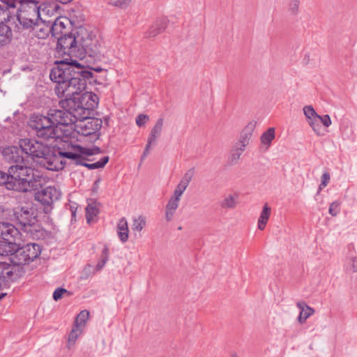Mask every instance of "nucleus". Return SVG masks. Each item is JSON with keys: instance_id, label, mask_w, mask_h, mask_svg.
<instances>
[{"instance_id": "b1692460", "label": "nucleus", "mask_w": 357, "mask_h": 357, "mask_svg": "<svg viewBox=\"0 0 357 357\" xmlns=\"http://www.w3.org/2000/svg\"><path fill=\"white\" fill-rule=\"evenodd\" d=\"M271 208L268 204H265L260 213L257 222V227L259 230H264L271 215Z\"/></svg>"}, {"instance_id": "a878e982", "label": "nucleus", "mask_w": 357, "mask_h": 357, "mask_svg": "<svg viewBox=\"0 0 357 357\" xmlns=\"http://www.w3.org/2000/svg\"><path fill=\"white\" fill-rule=\"evenodd\" d=\"M61 197V192L55 187H46V206L58 200Z\"/></svg>"}, {"instance_id": "4c0bfd02", "label": "nucleus", "mask_w": 357, "mask_h": 357, "mask_svg": "<svg viewBox=\"0 0 357 357\" xmlns=\"http://www.w3.org/2000/svg\"><path fill=\"white\" fill-rule=\"evenodd\" d=\"M195 174L194 168L188 169L183 175L180 182L188 186Z\"/></svg>"}, {"instance_id": "f03ea898", "label": "nucleus", "mask_w": 357, "mask_h": 357, "mask_svg": "<svg viewBox=\"0 0 357 357\" xmlns=\"http://www.w3.org/2000/svg\"><path fill=\"white\" fill-rule=\"evenodd\" d=\"M66 130L58 128L52 124L46 125V169L59 171L64 168L63 158H68L66 153H73L72 145L67 144L68 151H64L67 137Z\"/></svg>"}, {"instance_id": "0e129e2a", "label": "nucleus", "mask_w": 357, "mask_h": 357, "mask_svg": "<svg viewBox=\"0 0 357 357\" xmlns=\"http://www.w3.org/2000/svg\"><path fill=\"white\" fill-rule=\"evenodd\" d=\"M232 357H236V356H232Z\"/></svg>"}, {"instance_id": "bf43d9fd", "label": "nucleus", "mask_w": 357, "mask_h": 357, "mask_svg": "<svg viewBox=\"0 0 357 357\" xmlns=\"http://www.w3.org/2000/svg\"><path fill=\"white\" fill-rule=\"evenodd\" d=\"M71 208V214L73 218H75L76 215V208H74V207L70 206Z\"/></svg>"}, {"instance_id": "5fc2aeb1", "label": "nucleus", "mask_w": 357, "mask_h": 357, "mask_svg": "<svg viewBox=\"0 0 357 357\" xmlns=\"http://www.w3.org/2000/svg\"><path fill=\"white\" fill-rule=\"evenodd\" d=\"M36 91L38 94L39 97L41 98L43 96V94L40 93V92H43V86L42 85H37L36 86Z\"/></svg>"}, {"instance_id": "c03bdc74", "label": "nucleus", "mask_w": 357, "mask_h": 357, "mask_svg": "<svg viewBox=\"0 0 357 357\" xmlns=\"http://www.w3.org/2000/svg\"><path fill=\"white\" fill-rule=\"evenodd\" d=\"M330 178H331V177H330V174L328 172H326L322 174L321 183L319 186V190H321L327 186V185L329 183Z\"/></svg>"}, {"instance_id": "603ef678", "label": "nucleus", "mask_w": 357, "mask_h": 357, "mask_svg": "<svg viewBox=\"0 0 357 357\" xmlns=\"http://www.w3.org/2000/svg\"><path fill=\"white\" fill-rule=\"evenodd\" d=\"M174 213V211L166 209L165 218L167 221H170L172 219Z\"/></svg>"}, {"instance_id": "c756f323", "label": "nucleus", "mask_w": 357, "mask_h": 357, "mask_svg": "<svg viewBox=\"0 0 357 357\" xmlns=\"http://www.w3.org/2000/svg\"><path fill=\"white\" fill-rule=\"evenodd\" d=\"M90 316V313L88 310H84L81 311L76 317L74 325L77 327L84 328L86 321H88Z\"/></svg>"}, {"instance_id": "0eeeda50", "label": "nucleus", "mask_w": 357, "mask_h": 357, "mask_svg": "<svg viewBox=\"0 0 357 357\" xmlns=\"http://www.w3.org/2000/svg\"><path fill=\"white\" fill-rule=\"evenodd\" d=\"M72 149L74 150L73 153H66L68 159L73 160L75 165L86 167L89 169L102 168L108 162L109 159V156H105L96 162L86 163L84 161H91V159L87 158L88 156H91L101 153V149L99 147L94 146L91 149H89L79 145H72Z\"/></svg>"}, {"instance_id": "37998d69", "label": "nucleus", "mask_w": 357, "mask_h": 357, "mask_svg": "<svg viewBox=\"0 0 357 357\" xmlns=\"http://www.w3.org/2000/svg\"><path fill=\"white\" fill-rule=\"evenodd\" d=\"M303 113L307 119L318 114L311 105L305 106L303 107Z\"/></svg>"}, {"instance_id": "f3484780", "label": "nucleus", "mask_w": 357, "mask_h": 357, "mask_svg": "<svg viewBox=\"0 0 357 357\" xmlns=\"http://www.w3.org/2000/svg\"><path fill=\"white\" fill-rule=\"evenodd\" d=\"M168 20L165 17L157 20L147 31V37H155L162 33L167 28Z\"/></svg>"}, {"instance_id": "ea45409f", "label": "nucleus", "mask_w": 357, "mask_h": 357, "mask_svg": "<svg viewBox=\"0 0 357 357\" xmlns=\"http://www.w3.org/2000/svg\"><path fill=\"white\" fill-rule=\"evenodd\" d=\"M187 188L188 186L186 185L179 182L178 184L176 185L172 196L181 199L183 193L184 192Z\"/></svg>"}, {"instance_id": "e433bc0d", "label": "nucleus", "mask_w": 357, "mask_h": 357, "mask_svg": "<svg viewBox=\"0 0 357 357\" xmlns=\"http://www.w3.org/2000/svg\"><path fill=\"white\" fill-rule=\"evenodd\" d=\"M301 3V0H289L288 4L289 11L293 15H296L298 13Z\"/></svg>"}, {"instance_id": "412c9836", "label": "nucleus", "mask_w": 357, "mask_h": 357, "mask_svg": "<svg viewBox=\"0 0 357 357\" xmlns=\"http://www.w3.org/2000/svg\"><path fill=\"white\" fill-rule=\"evenodd\" d=\"M128 222L125 218L119 220L117 224V234L122 243H126L128 240Z\"/></svg>"}, {"instance_id": "09e8293b", "label": "nucleus", "mask_w": 357, "mask_h": 357, "mask_svg": "<svg viewBox=\"0 0 357 357\" xmlns=\"http://www.w3.org/2000/svg\"><path fill=\"white\" fill-rule=\"evenodd\" d=\"M111 5L122 7L128 5L131 0H109Z\"/></svg>"}, {"instance_id": "f257e3e1", "label": "nucleus", "mask_w": 357, "mask_h": 357, "mask_svg": "<svg viewBox=\"0 0 357 357\" xmlns=\"http://www.w3.org/2000/svg\"><path fill=\"white\" fill-rule=\"evenodd\" d=\"M50 78L56 84L54 91L58 97L65 98L84 91L87 83L92 82L93 74L76 61H60L52 68Z\"/></svg>"}, {"instance_id": "f8f14e48", "label": "nucleus", "mask_w": 357, "mask_h": 357, "mask_svg": "<svg viewBox=\"0 0 357 357\" xmlns=\"http://www.w3.org/2000/svg\"><path fill=\"white\" fill-rule=\"evenodd\" d=\"M19 146L27 155L45 158V146L36 141L33 143L29 139H22L20 140Z\"/></svg>"}, {"instance_id": "aec40b11", "label": "nucleus", "mask_w": 357, "mask_h": 357, "mask_svg": "<svg viewBox=\"0 0 357 357\" xmlns=\"http://www.w3.org/2000/svg\"><path fill=\"white\" fill-rule=\"evenodd\" d=\"M30 262L38 258L41 253V247L37 243H28L23 246Z\"/></svg>"}, {"instance_id": "dca6fc26", "label": "nucleus", "mask_w": 357, "mask_h": 357, "mask_svg": "<svg viewBox=\"0 0 357 357\" xmlns=\"http://www.w3.org/2000/svg\"><path fill=\"white\" fill-rule=\"evenodd\" d=\"M18 244L15 246V250L11 255V262L16 266H24L30 263L29 259L27 258L26 254L24 253L23 246L18 248Z\"/></svg>"}, {"instance_id": "bb28decb", "label": "nucleus", "mask_w": 357, "mask_h": 357, "mask_svg": "<svg viewBox=\"0 0 357 357\" xmlns=\"http://www.w3.org/2000/svg\"><path fill=\"white\" fill-rule=\"evenodd\" d=\"M275 138V129L273 128H269L266 131H265L261 136L260 140L263 145L266 146V150H267L271 144L272 141Z\"/></svg>"}, {"instance_id": "9d476101", "label": "nucleus", "mask_w": 357, "mask_h": 357, "mask_svg": "<svg viewBox=\"0 0 357 357\" xmlns=\"http://www.w3.org/2000/svg\"><path fill=\"white\" fill-rule=\"evenodd\" d=\"M67 18L56 15L54 21L46 20V26H50V33L46 35V40H48L47 45H52L54 41L61 36H63V31L66 29Z\"/></svg>"}, {"instance_id": "1a4fd4ad", "label": "nucleus", "mask_w": 357, "mask_h": 357, "mask_svg": "<svg viewBox=\"0 0 357 357\" xmlns=\"http://www.w3.org/2000/svg\"><path fill=\"white\" fill-rule=\"evenodd\" d=\"M88 56L94 59H100L101 45L98 39L87 31V35H82L77 56Z\"/></svg>"}, {"instance_id": "ddd939ff", "label": "nucleus", "mask_w": 357, "mask_h": 357, "mask_svg": "<svg viewBox=\"0 0 357 357\" xmlns=\"http://www.w3.org/2000/svg\"><path fill=\"white\" fill-rule=\"evenodd\" d=\"M15 216L17 223L21 226L22 229L26 232H31V227L36 222V218L28 208H21L19 211L15 212Z\"/></svg>"}, {"instance_id": "393cba45", "label": "nucleus", "mask_w": 357, "mask_h": 357, "mask_svg": "<svg viewBox=\"0 0 357 357\" xmlns=\"http://www.w3.org/2000/svg\"><path fill=\"white\" fill-rule=\"evenodd\" d=\"M163 119L160 118L158 119L154 126L151 130V132L149 135V137L150 138V140L156 141V139L158 138L162 133V128H163Z\"/></svg>"}, {"instance_id": "6e6552de", "label": "nucleus", "mask_w": 357, "mask_h": 357, "mask_svg": "<svg viewBox=\"0 0 357 357\" xmlns=\"http://www.w3.org/2000/svg\"><path fill=\"white\" fill-rule=\"evenodd\" d=\"M82 35H87V30L80 29L76 35L65 33L63 36L59 37L52 45H49L50 49L55 50L59 56H77Z\"/></svg>"}, {"instance_id": "4be33fe9", "label": "nucleus", "mask_w": 357, "mask_h": 357, "mask_svg": "<svg viewBox=\"0 0 357 357\" xmlns=\"http://www.w3.org/2000/svg\"><path fill=\"white\" fill-rule=\"evenodd\" d=\"M12 38V32L10 26L1 22L0 23V47L10 43Z\"/></svg>"}, {"instance_id": "3c124183", "label": "nucleus", "mask_w": 357, "mask_h": 357, "mask_svg": "<svg viewBox=\"0 0 357 357\" xmlns=\"http://www.w3.org/2000/svg\"><path fill=\"white\" fill-rule=\"evenodd\" d=\"M320 123H321L325 127H329L331 124V120L329 115L326 114L324 116H320Z\"/></svg>"}, {"instance_id": "de8ad7c7", "label": "nucleus", "mask_w": 357, "mask_h": 357, "mask_svg": "<svg viewBox=\"0 0 357 357\" xmlns=\"http://www.w3.org/2000/svg\"><path fill=\"white\" fill-rule=\"evenodd\" d=\"M35 199L45 205V189H41L35 193Z\"/></svg>"}, {"instance_id": "7c9ffc66", "label": "nucleus", "mask_w": 357, "mask_h": 357, "mask_svg": "<svg viewBox=\"0 0 357 357\" xmlns=\"http://www.w3.org/2000/svg\"><path fill=\"white\" fill-rule=\"evenodd\" d=\"M245 149L241 145L236 143L231 151L230 160L231 162H236Z\"/></svg>"}, {"instance_id": "8fccbe9b", "label": "nucleus", "mask_w": 357, "mask_h": 357, "mask_svg": "<svg viewBox=\"0 0 357 357\" xmlns=\"http://www.w3.org/2000/svg\"><path fill=\"white\" fill-rule=\"evenodd\" d=\"M349 266H350V270L353 273L357 272V257H351L349 259Z\"/></svg>"}, {"instance_id": "423d86ee", "label": "nucleus", "mask_w": 357, "mask_h": 357, "mask_svg": "<svg viewBox=\"0 0 357 357\" xmlns=\"http://www.w3.org/2000/svg\"><path fill=\"white\" fill-rule=\"evenodd\" d=\"M38 3V1L33 0L21 1L16 14V19L22 27L32 28L35 31V37L43 39L45 38L44 28L40 27L38 30L36 29L38 26V20L43 24L45 23V21L40 17V6Z\"/></svg>"}, {"instance_id": "a211bd4d", "label": "nucleus", "mask_w": 357, "mask_h": 357, "mask_svg": "<svg viewBox=\"0 0 357 357\" xmlns=\"http://www.w3.org/2000/svg\"><path fill=\"white\" fill-rule=\"evenodd\" d=\"M255 128V123L250 122L241 131L240 138L236 143L241 145L242 147H246L249 144Z\"/></svg>"}, {"instance_id": "864d4df0", "label": "nucleus", "mask_w": 357, "mask_h": 357, "mask_svg": "<svg viewBox=\"0 0 357 357\" xmlns=\"http://www.w3.org/2000/svg\"><path fill=\"white\" fill-rule=\"evenodd\" d=\"M155 144V141H153V140L151 141L150 138L148 137L147 144H146L144 149L150 151L151 145H154Z\"/></svg>"}, {"instance_id": "7ed1b4c3", "label": "nucleus", "mask_w": 357, "mask_h": 357, "mask_svg": "<svg viewBox=\"0 0 357 357\" xmlns=\"http://www.w3.org/2000/svg\"><path fill=\"white\" fill-rule=\"evenodd\" d=\"M66 97L59 102L63 109H50L46 116V121L57 120L55 118L66 116L67 113L75 115H91V112L97 107L99 98L92 92H85Z\"/></svg>"}, {"instance_id": "c9c22d12", "label": "nucleus", "mask_w": 357, "mask_h": 357, "mask_svg": "<svg viewBox=\"0 0 357 357\" xmlns=\"http://www.w3.org/2000/svg\"><path fill=\"white\" fill-rule=\"evenodd\" d=\"M98 213V211L96 207L89 204L86 208V218L87 222L90 223L93 220V218L97 215Z\"/></svg>"}, {"instance_id": "cd10ccee", "label": "nucleus", "mask_w": 357, "mask_h": 357, "mask_svg": "<svg viewBox=\"0 0 357 357\" xmlns=\"http://www.w3.org/2000/svg\"><path fill=\"white\" fill-rule=\"evenodd\" d=\"M320 115L317 114L315 116L307 119L309 126L312 128L313 131L319 136L323 135L322 128L320 124Z\"/></svg>"}, {"instance_id": "a18cd8bd", "label": "nucleus", "mask_w": 357, "mask_h": 357, "mask_svg": "<svg viewBox=\"0 0 357 357\" xmlns=\"http://www.w3.org/2000/svg\"><path fill=\"white\" fill-rule=\"evenodd\" d=\"M149 116L146 114H139L136 118V123L139 127L144 126L149 121Z\"/></svg>"}, {"instance_id": "4468645a", "label": "nucleus", "mask_w": 357, "mask_h": 357, "mask_svg": "<svg viewBox=\"0 0 357 357\" xmlns=\"http://www.w3.org/2000/svg\"><path fill=\"white\" fill-rule=\"evenodd\" d=\"M24 151L20 146H8L3 149L2 155L8 163H15V165H22L24 162Z\"/></svg>"}, {"instance_id": "f704fd0d", "label": "nucleus", "mask_w": 357, "mask_h": 357, "mask_svg": "<svg viewBox=\"0 0 357 357\" xmlns=\"http://www.w3.org/2000/svg\"><path fill=\"white\" fill-rule=\"evenodd\" d=\"M146 225V220L143 216H139L137 218L133 220L132 229L133 230L140 231Z\"/></svg>"}, {"instance_id": "58836bf2", "label": "nucleus", "mask_w": 357, "mask_h": 357, "mask_svg": "<svg viewBox=\"0 0 357 357\" xmlns=\"http://www.w3.org/2000/svg\"><path fill=\"white\" fill-rule=\"evenodd\" d=\"M179 202V199L172 196L166 206V209L175 212L178 207Z\"/></svg>"}, {"instance_id": "5701e85b", "label": "nucleus", "mask_w": 357, "mask_h": 357, "mask_svg": "<svg viewBox=\"0 0 357 357\" xmlns=\"http://www.w3.org/2000/svg\"><path fill=\"white\" fill-rule=\"evenodd\" d=\"M26 1V0H2V2L6 5V8L3 9L1 7L2 11L0 12V15H5L6 17H3V20L5 22H10L11 19L14 18V17L12 16L10 12L8 10V8H15L16 7L17 3H19L20 5L21 1Z\"/></svg>"}, {"instance_id": "a19ab883", "label": "nucleus", "mask_w": 357, "mask_h": 357, "mask_svg": "<svg viewBox=\"0 0 357 357\" xmlns=\"http://www.w3.org/2000/svg\"><path fill=\"white\" fill-rule=\"evenodd\" d=\"M329 213L335 217L340 212V202L335 201L331 204L328 209Z\"/></svg>"}, {"instance_id": "6e6d98bb", "label": "nucleus", "mask_w": 357, "mask_h": 357, "mask_svg": "<svg viewBox=\"0 0 357 357\" xmlns=\"http://www.w3.org/2000/svg\"><path fill=\"white\" fill-rule=\"evenodd\" d=\"M3 274H5L6 277L10 278L13 275V271L7 269L5 271V272L3 271ZM3 277H5V275H3Z\"/></svg>"}, {"instance_id": "72a5a7b5", "label": "nucleus", "mask_w": 357, "mask_h": 357, "mask_svg": "<svg viewBox=\"0 0 357 357\" xmlns=\"http://www.w3.org/2000/svg\"><path fill=\"white\" fill-rule=\"evenodd\" d=\"M83 329L80 327H77L75 325L73 326L68 337L69 344H75L78 337L82 333Z\"/></svg>"}, {"instance_id": "9b49d317", "label": "nucleus", "mask_w": 357, "mask_h": 357, "mask_svg": "<svg viewBox=\"0 0 357 357\" xmlns=\"http://www.w3.org/2000/svg\"><path fill=\"white\" fill-rule=\"evenodd\" d=\"M21 238L19 230L12 224L0 222V240L10 245H17Z\"/></svg>"}, {"instance_id": "4d7b16f0", "label": "nucleus", "mask_w": 357, "mask_h": 357, "mask_svg": "<svg viewBox=\"0 0 357 357\" xmlns=\"http://www.w3.org/2000/svg\"><path fill=\"white\" fill-rule=\"evenodd\" d=\"M149 154V151L144 149L143 154L142 155V158H141V162L143 161Z\"/></svg>"}, {"instance_id": "2f4dec72", "label": "nucleus", "mask_w": 357, "mask_h": 357, "mask_svg": "<svg viewBox=\"0 0 357 357\" xmlns=\"http://www.w3.org/2000/svg\"><path fill=\"white\" fill-rule=\"evenodd\" d=\"M17 245L8 244V242L0 240V256L12 255Z\"/></svg>"}, {"instance_id": "2eb2a0df", "label": "nucleus", "mask_w": 357, "mask_h": 357, "mask_svg": "<svg viewBox=\"0 0 357 357\" xmlns=\"http://www.w3.org/2000/svg\"><path fill=\"white\" fill-rule=\"evenodd\" d=\"M45 116L43 114L33 113L29 118V125L36 131L38 137H45Z\"/></svg>"}, {"instance_id": "6ab92c4d", "label": "nucleus", "mask_w": 357, "mask_h": 357, "mask_svg": "<svg viewBox=\"0 0 357 357\" xmlns=\"http://www.w3.org/2000/svg\"><path fill=\"white\" fill-rule=\"evenodd\" d=\"M296 306L301 310L298 317V321L301 324H304L307 319L314 313V310L307 305L305 301L298 302Z\"/></svg>"}, {"instance_id": "680f3d73", "label": "nucleus", "mask_w": 357, "mask_h": 357, "mask_svg": "<svg viewBox=\"0 0 357 357\" xmlns=\"http://www.w3.org/2000/svg\"><path fill=\"white\" fill-rule=\"evenodd\" d=\"M52 220H49V218H47V220H46V222H45L46 225H47V224H52Z\"/></svg>"}, {"instance_id": "13d9d810", "label": "nucleus", "mask_w": 357, "mask_h": 357, "mask_svg": "<svg viewBox=\"0 0 357 357\" xmlns=\"http://www.w3.org/2000/svg\"><path fill=\"white\" fill-rule=\"evenodd\" d=\"M85 68H87V69H88L89 71H91V70H94V71H96V72H100V71H102V68H100V67H98V68H89V67H85Z\"/></svg>"}, {"instance_id": "e2e57ef3", "label": "nucleus", "mask_w": 357, "mask_h": 357, "mask_svg": "<svg viewBox=\"0 0 357 357\" xmlns=\"http://www.w3.org/2000/svg\"><path fill=\"white\" fill-rule=\"evenodd\" d=\"M99 182V181H96L95 184H97Z\"/></svg>"}, {"instance_id": "79ce46f5", "label": "nucleus", "mask_w": 357, "mask_h": 357, "mask_svg": "<svg viewBox=\"0 0 357 357\" xmlns=\"http://www.w3.org/2000/svg\"><path fill=\"white\" fill-rule=\"evenodd\" d=\"M63 294H67L68 295L70 294V293L68 291L67 289L61 287H58L55 289V291L53 293V298L55 301H58L60 298H61Z\"/></svg>"}, {"instance_id": "49530a36", "label": "nucleus", "mask_w": 357, "mask_h": 357, "mask_svg": "<svg viewBox=\"0 0 357 357\" xmlns=\"http://www.w3.org/2000/svg\"><path fill=\"white\" fill-rule=\"evenodd\" d=\"M60 9V6L57 3H50L46 4V15H49L51 13H53L54 11L56 12Z\"/></svg>"}, {"instance_id": "20e7f679", "label": "nucleus", "mask_w": 357, "mask_h": 357, "mask_svg": "<svg viewBox=\"0 0 357 357\" xmlns=\"http://www.w3.org/2000/svg\"><path fill=\"white\" fill-rule=\"evenodd\" d=\"M57 121H46L47 123L52 124L58 128L64 130L67 126L75 124L77 132L83 136H89L93 140L100 137V130L102 126L100 119L91 117L90 115H75L67 113L66 116L55 118Z\"/></svg>"}, {"instance_id": "473e14b6", "label": "nucleus", "mask_w": 357, "mask_h": 357, "mask_svg": "<svg viewBox=\"0 0 357 357\" xmlns=\"http://www.w3.org/2000/svg\"><path fill=\"white\" fill-rule=\"evenodd\" d=\"M238 195H229L222 201L221 206L223 208H234L236 206Z\"/></svg>"}, {"instance_id": "c85d7f7f", "label": "nucleus", "mask_w": 357, "mask_h": 357, "mask_svg": "<svg viewBox=\"0 0 357 357\" xmlns=\"http://www.w3.org/2000/svg\"><path fill=\"white\" fill-rule=\"evenodd\" d=\"M109 247L107 245H105L104 248L102 249L100 259L98 260V261L96 266V271H100L102 269V268L105 266V265L109 260Z\"/></svg>"}, {"instance_id": "39448f33", "label": "nucleus", "mask_w": 357, "mask_h": 357, "mask_svg": "<svg viewBox=\"0 0 357 357\" xmlns=\"http://www.w3.org/2000/svg\"><path fill=\"white\" fill-rule=\"evenodd\" d=\"M33 169L25 165H12L8 173L0 171V185L17 192H28L33 188Z\"/></svg>"}, {"instance_id": "052dcab7", "label": "nucleus", "mask_w": 357, "mask_h": 357, "mask_svg": "<svg viewBox=\"0 0 357 357\" xmlns=\"http://www.w3.org/2000/svg\"><path fill=\"white\" fill-rule=\"evenodd\" d=\"M59 1H61V3L66 4V3H68L70 1H72L73 0H59Z\"/></svg>"}]
</instances>
